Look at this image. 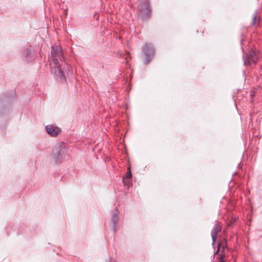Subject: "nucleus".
<instances>
[{"mask_svg": "<svg viewBox=\"0 0 262 262\" xmlns=\"http://www.w3.org/2000/svg\"><path fill=\"white\" fill-rule=\"evenodd\" d=\"M225 257V255L223 254H221L218 258V262H225V260L224 259V257Z\"/></svg>", "mask_w": 262, "mask_h": 262, "instance_id": "f8f14e48", "label": "nucleus"}, {"mask_svg": "<svg viewBox=\"0 0 262 262\" xmlns=\"http://www.w3.org/2000/svg\"><path fill=\"white\" fill-rule=\"evenodd\" d=\"M52 155L53 158L56 161H58L62 158L63 152L62 151L60 145H57L54 147Z\"/></svg>", "mask_w": 262, "mask_h": 262, "instance_id": "39448f33", "label": "nucleus"}, {"mask_svg": "<svg viewBox=\"0 0 262 262\" xmlns=\"http://www.w3.org/2000/svg\"><path fill=\"white\" fill-rule=\"evenodd\" d=\"M52 63H51V72L61 81L66 80V74L70 71V67L64 57L60 47L52 46L51 51Z\"/></svg>", "mask_w": 262, "mask_h": 262, "instance_id": "f257e3e1", "label": "nucleus"}, {"mask_svg": "<svg viewBox=\"0 0 262 262\" xmlns=\"http://www.w3.org/2000/svg\"><path fill=\"white\" fill-rule=\"evenodd\" d=\"M143 52L145 56L144 63L147 64L154 56V49L152 45L150 43H145L143 47Z\"/></svg>", "mask_w": 262, "mask_h": 262, "instance_id": "7ed1b4c3", "label": "nucleus"}, {"mask_svg": "<svg viewBox=\"0 0 262 262\" xmlns=\"http://www.w3.org/2000/svg\"><path fill=\"white\" fill-rule=\"evenodd\" d=\"M35 57L32 53L31 49H27L24 51L22 56V59L24 61L29 62L35 59Z\"/></svg>", "mask_w": 262, "mask_h": 262, "instance_id": "0eeeda50", "label": "nucleus"}, {"mask_svg": "<svg viewBox=\"0 0 262 262\" xmlns=\"http://www.w3.org/2000/svg\"><path fill=\"white\" fill-rule=\"evenodd\" d=\"M221 230V228L220 227H217L216 229L215 230H214V238H213L214 243L215 242V241H216V234H217V233L218 232L220 231Z\"/></svg>", "mask_w": 262, "mask_h": 262, "instance_id": "9d476101", "label": "nucleus"}, {"mask_svg": "<svg viewBox=\"0 0 262 262\" xmlns=\"http://www.w3.org/2000/svg\"><path fill=\"white\" fill-rule=\"evenodd\" d=\"M106 262H112V261L110 259H108L106 261Z\"/></svg>", "mask_w": 262, "mask_h": 262, "instance_id": "2eb2a0df", "label": "nucleus"}, {"mask_svg": "<svg viewBox=\"0 0 262 262\" xmlns=\"http://www.w3.org/2000/svg\"><path fill=\"white\" fill-rule=\"evenodd\" d=\"M111 223L112 224V230L114 231H117L119 228L118 215L117 212L114 213L111 217Z\"/></svg>", "mask_w": 262, "mask_h": 262, "instance_id": "6e6552de", "label": "nucleus"}, {"mask_svg": "<svg viewBox=\"0 0 262 262\" xmlns=\"http://www.w3.org/2000/svg\"><path fill=\"white\" fill-rule=\"evenodd\" d=\"M46 129L48 134L53 137L57 136L60 132V129L58 127L53 125H46Z\"/></svg>", "mask_w": 262, "mask_h": 262, "instance_id": "423d86ee", "label": "nucleus"}, {"mask_svg": "<svg viewBox=\"0 0 262 262\" xmlns=\"http://www.w3.org/2000/svg\"><path fill=\"white\" fill-rule=\"evenodd\" d=\"M211 236L212 238L213 239V229L211 231Z\"/></svg>", "mask_w": 262, "mask_h": 262, "instance_id": "4468645a", "label": "nucleus"}, {"mask_svg": "<svg viewBox=\"0 0 262 262\" xmlns=\"http://www.w3.org/2000/svg\"><path fill=\"white\" fill-rule=\"evenodd\" d=\"M131 177H132V173H131L130 169L129 167H128L127 168V172L126 178L127 179H130Z\"/></svg>", "mask_w": 262, "mask_h": 262, "instance_id": "ddd939ff", "label": "nucleus"}, {"mask_svg": "<svg viewBox=\"0 0 262 262\" xmlns=\"http://www.w3.org/2000/svg\"><path fill=\"white\" fill-rule=\"evenodd\" d=\"M124 183L125 185H126V182L125 181H124Z\"/></svg>", "mask_w": 262, "mask_h": 262, "instance_id": "dca6fc26", "label": "nucleus"}, {"mask_svg": "<svg viewBox=\"0 0 262 262\" xmlns=\"http://www.w3.org/2000/svg\"><path fill=\"white\" fill-rule=\"evenodd\" d=\"M244 64L250 66L252 63L256 64L257 61L256 53L254 51H250L248 54L243 56Z\"/></svg>", "mask_w": 262, "mask_h": 262, "instance_id": "20e7f679", "label": "nucleus"}, {"mask_svg": "<svg viewBox=\"0 0 262 262\" xmlns=\"http://www.w3.org/2000/svg\"><path fill=\"white\" fill-rule=\"evenodd\" d=\"M221 247L223 248V250H224V248L225 247L224 245H222L221 243H219L218 244V246H217V250L216 253H214V256L215 255V254H216L220 251V250L221 249Z\"/></svg>", "mask_w": 262, "mask_h": 262, "instance_id": "9b49d317", "label": "nucleus"}, {"mask_svg": "<svg viewBox=\"0 0 262 262\" xmlns=\"http://www.w3.org/2000/svg\"><path fill=\"white\" fill-rule=\"evenodd\" d=\"M139 15L142 19L148 18L150 14L151 10L147 0L142 1L138 5Z\"/></svg>", "mask_w": 262, "mask_h": 262, "instance_id": "f03ea898", "label": "nucleus"}, {"mask_svg": "<svg viewBox=\"0 0 262 262\" xmlns=\"http://www.w3.org/2000/svg\"><path fill=\"white\" fill-rule=\"evenodd\" d=\"M257 15L258 11H256L253 16L252 21L251 23L252 25H255L256 23V22H258L259 21V19L257 18Z\"/></svg>", "mask_w": 262, "mask_h": 262, "instance_id": "1a4fd4ad", "label": "nucleus"}]
</instances>
